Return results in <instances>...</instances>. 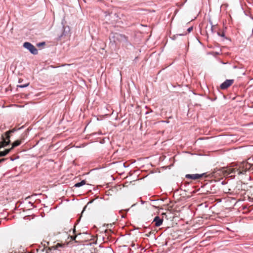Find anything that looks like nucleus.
I'll list each match as a JSON object with an SVG mask.
<instances>
[{"label": "nucleus", "instance_id": "nucleus-11", "mask_svg": "<svg viewBox=\"0 0 253 253\" xmlns=\"http://www.w3.org/2000/svg\"><path fill=\"white\" fill-rule=\"evenodd\" d=\"M20 144H21V141L20 140H17L15 141L12 144L11 149H12L13 148L19 146Z\"/></svg>", "mask_w": 253, "mask_h": 253}, {"label": "nucleus", "instance_id": "nucleus-20", "mask_svg": "<svg viewBox=\"0 0 253 253\" xmlns=\"http://www.w3.org/2000/svg\"><path fill=\"white\" fill-rule=\"evenodd\" d=\"M5 160H6V159H5V158H2V159H0V163L4 162Z\"/></svg>", "mask_w": 253, "mask_h": 253}, {"label": "nucleus", "instance_id": "nucleus-30", "mask_svg": "<svg viewBox=\"0 0 253 253\" xmlns=\"http://www.w3.org/2000/svg\"><path fill=\"white\" fill-rule=\"evenodd\" d=\"M137 58H138V57H136L135 58V59H134V61H136V60L137 59Z\"/></svg>", "mask_w": 253, "mask_h": 253}, {"label": "nucleus", "instance_id": "nucleus-5", "mask_svg": "<svg viewBox=\"0 0 253 253\" xmlns=\"http://www.w3.org/2000/svg\"><path fill=\"white\" fill-rule=\"evenodd\" d=\"M205 174V173H202V174H187L185 175V177L188 179H198L202 177V176Z\"/></svg>", "mask_w": 253, "mask_h": 253}, {"label": "nucleus", "instance_id": "nucleus-33", "mask_svg": "<svg viewBox=\"0 0 253 253\" xmlns=\"http://www.w3.org/2000/svg\"><path fill=\"white\" fill-rule=\"evenodd\" d=\"M141 203H142V204H143L144 202L143 201H141Z\"/></svg>", "mask_w": 253, "mask_h": 253}, {"label": "nucleus", "instance_id": "nucleus-2", "mask_svg": "<svg viewBox=\"0 0 253 253\" xmlns=\"http://www.w3.org/2000/svg\"><path fill=\"white\" fill-rule=\"evenodd\" d=\"M109 40L111 45H114L116 44L117 41H125L126 36L118 33H112Z\"/></svg>", "mask_w": 253, "mask_h": 253}, {"label": "nucleus", "instance_id": "nucleus-19", "mask_svg": "<svg viewBox=\"0 0 253 253\" xmlns=\"http://www.w3.org/2000/svg\"><path fill=\"white\" fill-rule=\"evenodd\" d=\"M193 30V27H190L187 29V31L188 33H190L191 32V31Z\"/></svg>", "mask_w": 253, "mask_h": 253}, {"label": "nucleus", "instance_id": "nucleus-29", "mask_svg": "<svg viewBox=\"0 0 253 253\" xmlns=\"http://www.w3.org/2000/svg\"><path fill=\"white\" fill-rule=\"evenodd\" d=\"M136 205V203L133 204V205L131 206V207H134V206H135Z\"/></svg>", "mask_w": 253, "mask_h": 253}, {"label": "nucleus", "instance_id": "nucleus-21", "mask_svg": "<svg viewBox=\"0 0 253 253\" xmlns=\"http://www.w3.org/2000/svg\"><path fill=\"white\" fill-rule=\"evenodd\" d=\"M71 238V239H72V240H74H74H76V236H72Z\"/></svg>", "mask_w": 253, "mask_h": 253}, {"label": "nucleus", "instance_id": "nucleus-22", "mask_svg": "<svg viewBox=\"0 0 253 253\" xmlns=\"http://www.w3.org/2000/svg\"><path fill=\"white\" fill-rule=\"evenodd\" d=\"M248 160L250 161H253V157H251L248 159Z\"/></svg>", "mask_w": 253, "mask_h": 253}, {"label": "nucleus", "instance_id": "nucleus-10", "mask_svg": "<svg viewBox=\"0 0 253 253\" xmlns=\"http://www.w3.org/2000/svg\"><path fill=\"white\" fill-rule=\"evenodd\" d=\"M125 42V46L129 49H130V47H133V45L131 44L130 42H129L126 39V40L125 41H123Z\"/></svg>", "mask_w": 253, "mask_h": 253}, {"label": "nucleus", "instance_id": "nucleus-18", "mask_svg": "<svg viewBox=\"0 0 253 253\" xmlns=\"http://www.w3.org/2000/svg\"><path fill=\"white\" fill-rule=\"evenodd\" d=\"M45 44V42H41L38 43L37 44V46H41L44 45Z\"/></svg>", "mask_w": 253, "mask_h": 253}, {"label": "nucleus", "instance_id": "nucleus-4", "mask_svg": "<svg viewBox=\"0 0 253 253\" xmlns=\"http://www.w3.org/2000/svg\"><path fill=\"white\" fill-rule=\"evenodd\" d=\"M234 82V80L229 79L226 80L223 83H222L220 85V87L222 89H225L229 87Z\"/></svg>", "mask_w": 253, "mask_h": 253}, {"label": "nucleus", "instance_id": "nucleus-15", "mask_svg": "<svg viewBox=\"0 0 253 253\" xmlns=\"http://www.w3.org/2000/svg\"><path fill=\"white\" fill-rule=\"evenodd\" d=\"M186 35V34H176V35H173V36L171 37V39H172V40H176V38H177L178 36H184V35Z\"/></svg>", "mask_w": 253, "mask_h": 253}, {"label": "nucleus", "instance_id": "nucleus-34", "mask_svg": "<svg viewBox=\"0 0 253 253\" xmlns=\"http://www.w3.org/2000/svg\"><path fill=\"white\" fill-rule=\"evenodd\" d=\"M43 250H44V249H42V252H43Z\"/></svg>", "mask_w": 253, "mask_h": 253}, {"label": "nucleus", "instance_id": "nucleus-31", "mask_svg": "<svg viewBox=\"0 0 253 253\" xmlns=\"http://www.w3.org/2000/svg\"><path fill=\"white\" fill-rule=\"evenodd\" d=\"M150 234H151V232H150V233H149V234H146V236L148 237V236H150Z\"/></svg>", "mask_w": 253, "mask_h": 253}, {"label": "nucleus", "instance_id": "nucleus-32", "mask_svg": "<svg viewBox=\"0 0 253 253\" xmlns=\"http://www.w3.org/2000/svg\"><path fill=\"white\" fill-rule=\"evenodd\" d=\"M85 208H86V206H85V207H84V210H83V211H84V210H85Z\"/></svg>", "mask_w": 253, "mask_h": 253}, {"label": "nucleus", "instance_id": "nucleus-16", "mask_svg": "<svg viewBox=\"0 0 253 253\" xmlns=\"http://www.w3.org/2000/svg\"><path fill=\"white\" fill-rule=\"evenodd\" d=\"M12 150L11 148L10 149H6L3 151V152L5 153V156L9 153V152Z\"/></svg>", "mask_w": 253, "mask_h": 253}, {"label": "nucleus", "instance_id": "nucleus-14", "mask_svg": "<svg viewBox=\"0 0 253 253\" xmlns=\"http://www.w3.org/2000/svg\"><path fill=\"white\" fill-rule=\"evenodd\" d=\"M29 85V83H26L24 84L17 85V87H19V88H24V87H27Z\"/></svg>", "mask_w": 253, "mask_h": 253}, {"label": "nucleus", "instance_id": "nucleus-3", "mask_svg": "<svg viewBox=\"0 0 253 253\" xmlns=\"http://www.w3.org/2000/svg\"><path fill=\"white\" fill-rule=\"evenodd\" d=\"M23 46L33 55H37L38 53L37 49L29 42H25Z\"/></svg>", "mask_w": 253, "mask_h": 253}, {"label": "nucleus", "instance_id": "nucleus-9", "mask_svg": "<svg viewBox=\"0 0 253 253\" xmlns=\"http://www.w3.org/2000/svg\"><path fill=\"white\" fill-rule=\"evenodd\" d=\"M85 184H86L85 180H82L80 182L76 183L74 185V187H80L85 185Z\"/></svg>", "mask_w": 253, "mask_h": 253}, {"label": "nucleus", "instance_id": "nucleus-1", "mask_svg": "<svg viewBox=\"0 0 253 253\" xmlns=\"http://www.w3.org/2000/svg\"><path fill=\"white\" fill-rule=\"evenodd\" d=\"M65 23V20L63 18L61 21L62 28L60 30V33H57L56 40L58 41L61 40L62 38L68 36L70 33V28L69 26H66Z\"/></svg>", "mask_w": 253, "mask_h": 253}, {"label": "nucleus", "instance_id": "nucleus-23", "mask_svg": "<svg viewBox=\"0 0 253 253\" xmlns=\"http://www.w3.org/2000/svg\"><path fill=\"white\" fill-rule=\"evenodd\" d=\"M18 157L17 158H14V159L11 158L10 160L11 161H14L16 159H18Z\"/></svg>", "mask_w": 253, "mask_h": 253}, {"label": "nucleus", "instance_id": "nucleus-13", "mask_svg": "<svg viewBox=\"0 0 253 253\" xmlns=\"http://www.w3.org/2000/svg\"><path fill=\"white\" fill-rule=\"evenodd\" d=\"M209 23L210 24V25H211V27H210V30L211 32V33L213 34L214 33V30H213V27L214 26H215V25H213V24H212V22L211 21V19H209Z\"/></svg>", "mask_w": 253, "mask_h": 253}, {"label": "nucleus", "instance_id": "nucleus-26", "mask_svg": "<svg viewBox=\"0 0 253 253\" xmlns=\"http://www.w3.org/2000/svg\"><path fill=\"white\" fill-rule=\"evenodd\" d=\"M216 98L215 97V98H214L211 99V100L212 101H213L215 100H216Z\"/></svg>", "mask_w": 253, "mask_h": 253}, {"label": "nucleus", "instance_id": "nucleus-6", "mask_svg": "<svg viewBox=\"0 0 253 253\" xmlns=\"http://www.w3.org/2000/svg\"><path fill=\"white\" fill-rule=\"evenodd\" d=\"M10 143V141H6V140H2V142H0V149L3 147H4ZM5 156V153L3 152V151H0V157H3Z\"/></svg>", "mask_w": 253, "mask_h": 253}, {"label": "nucleus", "instance_id": "nucleus-17", "mask_svg": "<svg viewBox=\"0 0 253 253\" xmlns=\"http://www.w3.org/2000/svg\"><path fill=\"white\" fill-rule=\"evenodd\" d=\"M217 35L218 36H220V37H225V34H224V32H222L221 34L219 32H217Z\"/></svg>", "mask_w": 253, "mask_h": 253}, {"label": "nucleus", "instance_id": "nucleus-28", "mask_svg": "<svg viewBox=\"0 0 253 253\" xmlns=\"http://www.w3.org/2000/svg\"><path fill=\"white\" fill-rule=\"evenodd\" d=\"M129 209H127L125 210V211L127 212L129 211Z\"/></svg>", "mask_w": 253, "mask_h": 253}, {"label": "nucleus", "instance_id": "nucleus-8", "mask_svg": "<svg viewBox=\"0 0 253 253\" xmlns=\"http://www.w3.org/2000/svg\"><path fill=\"white\" fill-rule=\"evenodd\" d=\"M163 219L161 218L159 216H156L153 219V222H155V226L159 227L163 223Z\"/></svg>", "mask_w": 253, "mask_h": 253}, {"label": "nucleus", "instance_id": "nucleus-25", "mask_svg": "<svg viewBox=\"0 0 253 253\" xmlns=\"http://www.w3.org/2000/svg\"><path fill=\"white\" fill-rule=\"evenodd\" d=\"M121 217L122 218H125L126 217V215L125 214H123L121 215Z\"/></svg>", "mask_w": 253, "mask_h": 253}, {"label": "nucleus", "instance_id": "nucleus-24", "mask_svg": "<svg viewBox=\"0 0 253 253\" xmlns=\"http://www.w3.org/2000/svg\"><path fill=\"white\" fill-rule=\"evenodd\" d=\"M93 201H94V200L90 201L88 202L87 204L88 205V204H91Z\"/></svg>", "mask_w": 253, "mask_h": 253}, {"label": "nucleus", "instance_id": "nucleus-27", "mask_svg": "<svg viewBox=\"0 0 253 253\" xmlns=\"http://www.w3.org/2000/svg\"><path fill=\"white\" fill-rule=\"evenodd\" d=\"M29 204L31 205L32 206H33V204L31 202H29Z\"/></svg>", "mask_w": 253, "mask_h": 253}, {"label": "nucleus", "instance_id": "nucleus-12", "mask_svg": "<svg viewBox=\"0 0 253 253\" xmlns=\"http://www.w3.org/2000/svg\"><path fill=\"white\" fill-rule=\"evenodd\" d=\"M63 245L60 244H57L56 246H52L51 248H48V250L51 251V250H56L58 249L59 247H62Z\"/></svg>", "mask_w": 253, "mask_h": 253}, {"label": "nucleus", "instance_id": "nucleus-7", "mask_svg": "<svg viewBox=\"0 0 253 253\" xmlns=\"http://www.w3.org/2000/svg\"><path fill=\"white\" fill-rule=\"evenodd\" d=\"M23 127V126H22L21 127H19L18 128V129H16V128H13L12 129H11L9 131H7L6 132H5V137L4 138L3 137H2V140H6V141H10V134L11 133H13L15 131H16L17 130H19V129H22V128Z\"/></svg>", "mask_w": 253, "mask_h": 253}]
</instances>
